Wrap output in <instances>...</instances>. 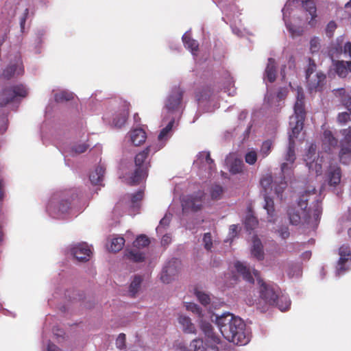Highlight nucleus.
<instances>
[{"mask_svg":"<svg viewBox=\"0 0 351 351\" xmlns=\"http://www.w3.org/2000/svg\"><path fill=\"white\" fill-rule=\"evenodd\" d=\"M91 253L90 249L85 243H80L71 249L73 256L80 262L88 261Z\"/></svg>","mask_w":351,"mask_h":351,"instance_id":"15","label":"nucleus"},{"mask_svg":"<svg viewBox=\"0 0 351 351\" xmlns=\"http://www.w3.org/2000/svg\"><path fill=\"white\" fill-rule=\"evenodd\" d=\"M48 351H60V349L54 343L49 342L47 345Z\"/></svg>","mask_w":351,"mask_h":351,"instance_id":"64","label":"nucleus"},{"mask_svg":"<svg viewBox=\"0 0 351 351\" xmlns=\"http://www.w3.org/2000/svg\"><path fill=\"white\" fill-rule=\"evenodd\" d=\"M211 91L209 88L204 87L200 90L196 92L195 98L198 102H201L209 99Z\"/></svg>","mask_w":351,"mask_h":351,"instance_id":"35","label":"nucleus"},{"mask_svg":"<svg viewBox=\"0 0 351 351\" xmlns=\"http://www.w3.org/2000/svg\"><path fill=\"white\" fill-rule=\"evenodd\" d=\"M304 99V95L298 93L294 106V114L290 117L289 125L291 128V133L289 136V145L285 159L291 163H294L295 160L294 138L298 137L303 129L306 117Z\"/></svg>","mask_w":351,"mask_h":351,"instance_id":"4","label":"nucleus"},{"mask_svg":"<svg viewBox=\"0 0 351 351\" xmlns=\"http://www.w3.org/2000/svg\"><path fill=\"white\" fill-rule=\"evenodd\" d=\"M258 225V220L252 214H248L245 220V226L247 230H253Z\"/></svg>","mask_w":351,"mask_h":351,"instance_id":"40","label":"nucleus"},{"mask_svg":"<svg viewBox=\"0 0 351 351\" xmlns=\"http://www.w3.org/2000/svg\"><path fill=\"white\" fill-rule=\"evenodd\" d=\"M125 239L122 237H117L112 239L109 250L111 252H117L120 251L124 246Z\"/></svg>","mask_w":351,"mask_h":351,"instance_id":"32","label":"nucleus"},{"mask_svg":"<svg viewBox=\"0 0 351 351\" xmlns=\"http://www.w3.org/2000/svg\"><path fill=\"white\" fill-rule=\"evenodd\" d=\"M200 154L201 156H205V160L206 163L209 165V169L210 170H213L215 167V165L214 163V160L210 157V152H204Z\"/></svg>","mask_w":351,"mask_h":351,"instance_id":"59","label":"nucleus"},{"mask_svg":"<svg viewBox=\"0 0 351 351\" xmlns=\"http://www.w3.org/2000/svg\"><path fill=\"white\" fill-rule=\"evenodd\" d=\"M293 167V163H291L289 162H283L281 165V171L284 176L286 175H289L292 172V169Z\"/></svg>","mask_w":351,"mask_h":351,"instance_id":"52","label":"nucleus"},{"mask_svg":"<svg viewBox=\"0 0 351 351\" xmlns=\"http://www.w3.org/2000/svg\"><path fill=\"white\" fill-rule=\"evenodd\" d=\"M125 335L124 333H120L116 339V346L117 348L122 350L125 347Z\"/></svg>","mask_w":351,"mask_h":351,"instance_id":"54","label":"nucleus"},{"mask_svg":"<svg viewBox=\"0 0 351 351\" xmlns=\"http://www.w3.org/2000/svg\"><path fill=\"white\" fill-rule=\"evenodd\" d=\"M245 160L250 165H254L257 160L256 152L254 150L248 152L245 156Z\"/></svg>","mask_w":351,"mask_h":351,"instance_id":"45","label":"nucleus"},{"mask_svg":"<svg viewBox=\"0 0 351 351\" xmlns=\"http://www.w3.org/2000/svg\"><path fill=\"white\" fill-rule=\"evenodd\" d=\"M333 65L335 66V70L337 74L341 77H345L348 73V66L346 64V61L343 60H337L333 61Z\"/></svg>","mask_w":351,"mask_h":351,"instance_id":"29","label":"nucleus"},{"mask_svg":"<svg viewBox=\"0 0 351 351\" xmlns=\"http://www.w3.org/2000/svg\"><path fill=\"white\" fill-rule=\"evenodd\" d=\"M235 269L238 273H239L243 278L250 283H254V278L251 274V272L246 266H245L242 263L237 261L234 264Z\"/></svg>","mask_w":351,"mask_h":351,"instance_id":"24","label":"nucleus"},{"mask_svg":"<svg viewBox=\"0 0 351 351\" xmlns=\"http://www.w3.org/2000/svg\"><path fill=\"white\" fill-rule=\"evenodd\" d=\"M271 145H272V143L269 141H266L263 143L261 150H260V153L263 158L267 156L268 154L270 153L271 149Z\"/></svg>","mask_w":351,"mask_h":351,"instance_id":"44","label":"nucleus"},{"mask_svg":"<svg viewBox=\"0 0 351 351\" xmlns=\"http://www.w3.org/2000/svg\"><path fill=\"white\" fill-rule=\"evenodd\" d=\"M184 90L180 86L174 87L167 99L165 107L169 112L178 110L180 108Z\"/></svg>","mask_w":351,"mask_h":351,"instance_id":"11","label":"nucleus"},{"mask_svg":"<svg viewBox=\"0 0 351 351\" xmlns=\"http://www.w3.org/2000/svg\"><path fill=\"white\" fill-rule=\"evenodd\" d=\"M274 306H277L281 311H285L289 308L291 301L288 295L282 294L281 291H280L276 302Z\"/></svg>","mask_w":351,"mask_h":351,"instance_id":"27","label":"nucleus"},{"mask_svg":"<svg viewBox=\"0 0 351 351\" xmlns=\"http://www.w3.org/2000/svg\"><path fill=\"white\" fill-rule=\"evenodd\" d=\"M203 243H204V248L206 250H208V251L211 250V249L213 247V238H212V235L210 232H206L204 234Z\"/></svg>","mask_w":351,"mask_h":351,"instance_id":"43","label":"nucleus"},{"mask_svg":"<svg viewBox=\"0 0 351 351\" xmlns=\"http://www.w3.org/2000/svg\"><path fill=\"white\" fill-rule=\"evenodd\" d=\"M216 323L223 337L236 345H245L250 339L245 332V324L231 313L217 317Z\"/></svg>","mask_w":351,"mask_h":351,"instance_id":"2","label":"nucleus"},{"mask_svg":"<svg viewBox=\"0 0 351 351\" xmlns=\"http://www.w3.org/2000/svg\"><path fill=\"white\" fill-rule=\"evenodd\" d=\"M350 112H343L339 113L337 117L338 122L341 124H345L350 120Z\"/></svg>","mask_w":351,"mask_h":351,"instance_id":"57","label":"nucleus"},{"mask_svg":"<svg viewBox=\"0 0 351 351\" xmlns=\"http://www.w3.org/2000/svg\"><path fill=\"white\" fill-rule=\"evenodd\" d=\"M149 243V238L145 234H141L135 239L133 242V245L136 248H143L148 246Z\"/></svg>","mask_w":351,"mask_h":351,"instance_id":"34","label":"nucleus"},{"mask_svg":"<svg viewBox=\"0 0 351 351\" xmlns=\"http://www.w3.org/2000/svg\"><path fill=\"white\" fill-rule=\"evenodd\" d=\"M337 28V24L335 21H330L326 28V34L331 37L333 35V32Z\"/></svg>","mask_w":351,"mask_h":351,"instance_id":"58","label":"nucleus"},{"mask_svg":"<svg viewBox=\"0 0 351 351\" xmlns=\"http://www.w3.org/2000/svg\"><path fill=\"white\" fill-rule=\"evenodd\" d=\"M317 65L312 58H308V65L306 70V80L308 89L312 91H320L326 82V76L322 72H316Z\"/></svg>","mask_w":351,"mask_h":351,"instance_id":"7","label":"nucleus"},{"mask_svg":"<svg viewBox=\"0 0 351 351\" xmlns=\"http://www.w3.org/2000/svg\"><path fill=\"white\" fill-rule=\"evenodd\" d=\"M191 347L194 351H205L202 339H195L191 343Z\"/></svg>","mask_w":351,"mask_h":351,"instance_id":"47","label":"nucleus"},{"mask_svg":"<svg viewBox=\"0 0 351 351\" xmlns=\"http://www.w3.org/2000/svg\"><path fill=\"white\" fill-rule=\"evenodd\" d=\"M178 322L182 326L184 332L188 334H195L196 328L189 317L180 315L178 317Z\"/></svg>","mask_w":351,"mask_h":351,"instance_id":"22","label":"nucleus"},{"mask_svg":"<svg viewBox=\"0 0 351 351\" xmlns=\"http://www.w3.org/2000/svg\"><path fill=\"white\" fill-rule=\"evenodd\" d=\"M73 99V93L68 91H62L55 95L57 102L69 101Z\"/></svg>","mask_w":351,"mask_h":351,"instance_id":"37","label":"nucleus"},{"mask_svg":"<svg viewBox=\"0 0 351 351\" xmlns=\"http://www.w3.org/2000/svg\"><path fill=\"white\" fill-rule=\"evenodd\" d=\"M287 28L293 36L300 35L301 31L300 29H295L291 24H287Z\"/></svg>","mask_w":351,"mask_h":351,"instance_id":"62","label":"nucleus"},{"mask_svg":"<svg viewBox=\"0 0 351 351\" xmlns=\"http://www.w3.org/2000/svg\"><path fill=\"white\" fill-rule=\"evenodd\" d=\"M298 206L303 210L302 217L293 208H289L287 210L289 221L292 225L299 224L302 218L306 223L318 222L322 213V208L314 187L304 191L300 195Z\"/></svg>","mask_w":351,"mask_h":351,"instance_id":"1","label":"nucleus"},{"mask_svg":"<svg viewBox=\"0 0 351 351\" xmlns=\"http://www.w3.org/2000/svg\"><path fill=\"white\" fill-rule=\"evenodd\" d=\"M278 232H279L280 237L283 239H287L290 234L289 228L287 226L281 227L278 230Z\"/></svg>","mask_w":351,"mask_h":351,"instance_id":"60","label":"nucleus"},{"mask_svg":"<svg viewBox=\"0 0 351 351\" xmlns=\"http://www.w3.org/2000/svg\"><path fill=\"white\" fill-rule=\"evenodd\" d=\"M141 282L142 278L141 276H135L134 280L132 281L130 286V292L132 295V296H134L135 294L137 293L141 284Z\"/></svg>","mask_w":351,"mask_h":351,"instance_id":"39","label":"nucleus"},{"mask_svg":"<svg viewBox=\"0 0 351 351\" xmlns=\"http://www.w3.org/2000/svg\"><path fill=\"white\" fill-rule=\"evenodd\" d=\"M339 95L341 96V102L348 111L351 113V96L346 93L343 88H341L338 90Z\"/></svg>","mask_w":351,"mask_h":351,"instance_id":"33","label":"nucleus"},{"mask_svg":"<svg viewBox=\"0 0 351 351\" xmlns=\"http://www.w3.org/2000/svg\"><path fill=\"white\" fill-rule=\"evenodd\" d=\"M24 68L21 58L16 57L14 62L10 64L3 70L2 75L4 78L9 80L11 77L22 75Z\"/></svg>","mask_w":351,"mask_h":351,"instance_id":"14","label":"nucleus"},{"mask_svg":"<svg viewBox=\"0 0 351 351\" xmlns=\"http://www.w3.org/2000/svg\"><path fill=\"white\" fill-rule=\"evenodd\" d=\"M226 161L231 173L237 174L243 171L244 164L242 159L237 158L233 155L228 156Z\"/></svg>","mask_w":351,"mask_h":351,"instance_id":"18","label":"nucleus"},{"mask_svg":"<svg viewBox=\"0 0 351 351\" xmlns=\"http://www.w3.org/2000/svg\"><path fill=\"white\" fill-rule=\"evenodd\" d=\"M328 183L330 186H337L341 182V171L339 167L330 166L328 173Z\"/></svg>","mask_w":351,"mask_h":351,"instance_id":"20","label":"nucleus"},{"mask_svg":"<svg viewBox=\"0 0 351 351\" xmlns=\"http://www.w3.org/2000/svg\"><path fill=\"white\" fill-rule=\"evenodd\" d=\"M182 41L184 47L189 49L193 55L198 51L199 44L197 40L191 38L190 34L185 33L182 36Z\"/></svg>","mask_w":351,"mask_h":351,"instance_id":"26","label":"nucleus"},{"mask_svg":"<svg viewBox=\"0 0 351 351\" xmlns=\"http://www.w3.org/2000/svg\"><path fill=\"white\" fill-rule=\"evenodd\" d=\"M105 168L102 166H98L95 171L90 173L89 178L93 184H101L105 173Z\"/></svg>","mask_w":351,"mask_h":351,"instance_id":"25","label":"nucleus"},{"mask_svg":"<svg viewBox=\"0 0 351 351\" xmlns=\"http://www.w3.org/2000/svg\"><path fill=\"white\" fill-rule=\"evenodd\" d=\"M195 295L197 298L199 302L204 306L208 304L210 302V298L209 295L205 293H203L199 291H196Z\"/></svg>","mask_w":351,"mask_h":351,"instance_id":"42","label":"nucleus"},{"mask_svg":"<svg viewBox=\"0 0 351 351\" xmlns=\"http://www.w3.org/2000/svg\"><path fill=\"white\" fill-rule=\"evenodd\" d=\"M304 10L311 16V20L308 24L314 26L316 23L317 8L313 0H301Z\"/></svg>","mask_w":351,"mask_h":351,"instance_id":"19","label":"nucleus"},{"mask_svg":"<svg viewBox=\"0 0 351 351\" xmlns=\"http://www.w3.org/2000/svg\"><path fill=\"white\" fill-rule=\"evenodd\" d=\"M204 197L205 193L202 191H198L192 195L186 196L182 200L183 209L194 212L201 210Z\"/></svg>","mask_w":351,"mask_h":351,"instance_id":"9","label":"nucleus"},{"mask_svg":"<svg viewBox=\"0 0 351 351\" xmlns=\"http://www.w3.org/2000/svg\"><path fill=\"white\" fill-rule=\"evenodd\" d=\"M339 159L341 163L349 164L351 160V147L345 145L341 146Z\"/></svg>","mask_w":351,"mask_h":351,"instance_id":"31","label":"nucleus"},{"mask_svg":"<svg viewBox=\"0 0 351 351\" xmlns=\"http://www.w3.org/2000/svg\"><path fill=\"white\" fill-rule=\"evenodd\" d=\"M125 257L134 263H141L145 260V254L142 252L135 250H127Z\"/></svg>","mask_w":351,"mask_h":351,"instance_id":"30","label":"nucleus"},{"mask_svg":"<svg viewBox=\"0 0 351 351\" xmlns=\"http://www.w3.org/2000/svg\"><path fill=\"white\" fill-rule=\"evenodd\" d=\"M130 107V103L123 101L120 112L115 114L112 119V123L115 127L120 128L125 125L129 114Z\"/></svg>","mask_w":351,"mask_h":351,"instance_id":"16","label":"nucleus"},{"mask_svg":"<svg viewBox=\"0 0 351 351\" xmlns=\"http://www.w3.org/2000/svg\"><path fill=\"white\" fill-rule=\"evenodd\" d=\"M28 14H29V9L26 8L23 12V16L20 19V26H21V29L22 32L23 31V29L25 28V24L26 22V19L28 16Z\"/></svg>","mask_w":351,"mask_h":351,"instance_id":"61","label":"nucleus"},{"mask_svg":"<svg viewBox=\"0 0 351 351\" xmlns=\"http://www.w3.org/2000/svg\"><path fill=\"white\" fill-rule=\"evenodd\" d=\"M343 139L341 141V146L345 145L351 147V128L343 129L341 131Z\"/></svg>","mask_w":351,"mask_h":351,"instance_id":"38","label":"nucleus"},{"mask_svg":"<svg viewBox=\"0 0 351 351\" xmlns=\"http://www.w3.org/2000/svg\"><path fill=\"white\" fill-rule=\"evenodd\" d=\"M144 196V193L143 191L140 190L137 191L136 193L132 195L131 201L133 206H136L137 203L141 202Z\"/></svg>","mask_w":351,"mask_h":351,"instance_id":"56","label":"nucleus"},{"mask_svg":"<svg viewBox=\"0 0 351 351\" xmlns=\"http://www.w3.org/2000/svg\"><path fill=\"white\" fill-rule=\"evenodd\" d=\"M151 151V147H147L144 150L137 154L134 158L136 169L132 176L130 177L128 184L130 185H137L140 184L148 175L149 162H147V158Z\"/></svg>","mask_w":351,"mask_h":351,"instance_id":"6","label":"nucleus"},{"mask_svg":"<svg viewBox=\"0 0 351 351\" xmlns=\"http://www.w3.org/2000/svg\"><path fill=\"white\" fill-rule=\"evenodd\" d=\"M320 49V42L318 38L314 37L310 41V50L312 53L319 51Z\"/></svg>","mask_w":351,"mask_h":351,"instance_id":"50","label":"nucleus"},{"mask_svg":"<svg viewBox=\"0 0 351 351\" xmlns=\"http://www.w3.org/2000/svg\"><path fill=\"white\" fill-rule=\"evenodd\" d=\"M252 254L259 261L263 260L264 258L263 245L261 240L257 237H254L253 239Z\"/></svg>","mask_w":351,"mask_h":351,"instance_id":"28","label":"nucleus"},{"mask_svg":"<svg viewBox=\"0 0 351 351\" xmlns=\"http://www.w3.org/2000/svg\"><path fill=\"white\" fill-rule=\"evenodd\" d=\"M253 274L256 278L258 285H259V293L261 300H263L265 305L261 306V302L256 303L257 308L261 312L267 310V306H274L276 302L280 289L276 285H268L263 281L260 277V273L258 270L254 269Z\"/></svg>","mask_w":351,"mask_h":351,"instance_id":"5","label":"nucleus"},{"mask_svg":"<svg viewBox=\"0 0 351 351\" xmlns=\"http://www.w3.org/2000/svg\"><path fill=\"white\" fill-rule=\"evenodd\" d=\"M277 71L276 61L273 58H269L263 73L264 80H267L270 83L274 82L277 77Z\"/></svg>","mask_w":351,"mask_h":351,"instance_id":"17","label":"nucleus"},{"mask_svg":"<svg viewBox=\"0 0 351 351\" xmlns=\"http://www.w3.org/2000/svg\"><path fill=\"white\" fill-rule=\"evenodd\" d=\"M322 142L326 151H330L337 145L338 140L332 135L331 131L326 130L323 133Z\"/></svg>","mask_w":351,"mask_h":351,"instance_id":"21","label":"nucleus"},{"mask_svg":"<svg viewBox=\"0 0 351 351\" xmlns=\"http://www.w3.org/2000/svg\"><path fill=\"white\" fill-rule=\"evenodd\" d=\"M271 177L264 178L261 180V185L265 189L269 186L271 184Z\"/></svg>","mask_w":351,"mask_h":351,"instance_id":"63","label":"nucleus"},{"mask_svg":"<svg viewBox=\"0 0 351 351\" xmlns=\"http://www.w3.org/2000/svg\"><path fill=\"white\" fill-rule=\"evenodd\" d=\"M186 308L188 311H191L193 313L197 315L199 317H202V311L197 304L190 302L186 305Z\"/></svg>","mask_w":351,"mask_h":351,"instance_id":"48","label":"nucleus"},{"mask_svg":"<svg viewBox=\"0 0 351 351\" xmlns=\"http://www.w3.org/2000/svg\"><path fill=\"white\" fill-rule=\"evenodd\" d=\"M146 138V133L143 129H135L131 132V141L135 146H138L143 143Z\"/></svg>","mask_w":351,"mask_h":351,"instance_id":"23","label":"nucleus"},{"mask_svg":"<svg viewBox=\"0 0 351 351\" xmlns=\"http://www.w3.org/2000/svg\"><path fill=\"white\" fill-rule=\"evenodd\" d=\"M339 256L351 257V250L348 245L343 244L339 248Z\"/></svg>","mask_w":351,"mask_h":351,"instance_id":"53","label":"nucleus"},{"mask_svg":"<svg viewBox=\"0 0 351 351\" xmlns=\"http://www.w3.org/2000/svg\"><path fill=\"white\" fill-rule=\"evenodd\" d=\"M317 147L311 144L304 156V160L309 170L314 171L318 174L322 173V159H319L316 153Z\"/></svg>","mask_w":351,"mask_h":351,"instance_id":"10","label":"nucleus"},{"mask_svg":"<svg viewBox=\"0 0 351 351\" xmlns=\"http://www.w3.org/2000/svg\"><path fill=\"white\" fill-rule=\"evenodd\" d=\"M180 261L177 258L169 261L163 267L160 279L164 283H169L178 274Z\"/></svg>","mask_w":351,"mask_h":351,"instance_id":"12","label":"nucleus"},{"mask_svg":"<svg viewBox=\"0 0 351 351\" xmlns=\"http://www.w3.org/2000/svg\"><path fill=\"white\" fill-rule=\"evenodd\" d=\"M89 147V145L86 143H80L75 145L72 147L71 149L72 152L75 154H82L84 153L88 148Z\"/></svg>","mask_w":351,"mask_h":351,"instance_id":"51","label":"nucleus"},{"mask_svg":"<svg viewBox=\"0 0 351 351\" xmlns=\"http://www.w3.org/2000/svg\"><path fill=\"white\" fill-rule=\"evenodd\" d=\"M340 53H343L346 58H351V43L350 41L345 43L343 49L341 48Z\"/></svg>","mask_w":351,"mask_h":351,"instance_id":"55","label":"nucleus"},{"mask_svg":"<svg viewBox=\"0 0 351 351\" xmlns=\"http://www.w3.org/2000/svg\"><path fill=\"white\" fill-rule=\"evenodd\" d=\"M200 328L206 337V344L214 348L221 342L220 337L213 332L212 325L209 322L202 321Z\"/></svg>","mask_w":351,"mask_h":351,"instance_id":"13","label":"nucleus"},{"mask_svg":"<svg viewBox=\"0 0 351 351\" xmlns=\"http://www.w3.org/2000/svg\"><path fill=\"white\" fill-rule=\"evenodd\" d=\"M210 196L213 199L217 200L221 198L223 189V187L219 184H215L211 186L210 190Z\"/></svg>","mask_w":351,"mask_h":351,"instance_id":"36","label":"nucleus"},{"mask_svg":"<svg viewBox=\"0 0 351 351\" xmlns=\"http://www.w3.org/2000/svg\"><path fill=\"white\" fill-rule=\"evenodd\" d=\"M79 203L80 197L77 189H64L52 195L47 210L53 217L62 218L75 209Z\"/></svg>","mask_w":351,"mask_h":351,"instance_id":"3","label":"nucleus"},{"mask_svg":"<svg viewBox=\"0 0 351 351\" xmlns=\"http://www.w3.org/2000/svg\"><path fill=\"white\" fill-rule=\"evenodd\" d=\"M27 95V90L23 84L4 88L0 93V106H5L17 97H25Z\"/></svg>","mask_w":351,"mask_h":351,"instance_id":"8","label":"nucleus"},{"mask_svg":"<svg viewBox=\"0 0 351 351\" xmlns=\"http://www.w3.org/2000/svg\"><path fill=\"white\" fill-rule=\"evenodd\" d=\"M174 123V119H171L165 128H164L158 135V140L162 141L165 138L168 134L171 131Z\"/></svg>","mask_w":351,"mask_h":351,"instance_id":"41","label":"nucleus"},{"mask_svg":"<svg viewBox=\"0 0 351 351\" xmlns=\"http://www.w3.org/2000/svg\"><path fill=\"white\" fill-rule=\"evenodd\" d=\"M349 258H350V257H347V256H340L339 257V259L337 262V269L338 274H340L341 273L344 272L346 270V269L345 267V265L348 262Z\"/></svg>","mask_w":351,"mask_h":351,"instance_id":"46","label":"nucleus"},{"mask_svg":"<svg viewBox=\"0 0 351 351\" xmlns=\"http://www.w3.org/2000/svg\"><path fill=\"white\" fill-rule=\"evenodd\" d=\"M265 204L264 208L267 210V213L272 216L273 213L274 212V203L272 199L269 197H265Z\"/></svg>","mask_w":351,"mask_h":351,"instance_id":"49","label":"nucleus"}]
</instances>
